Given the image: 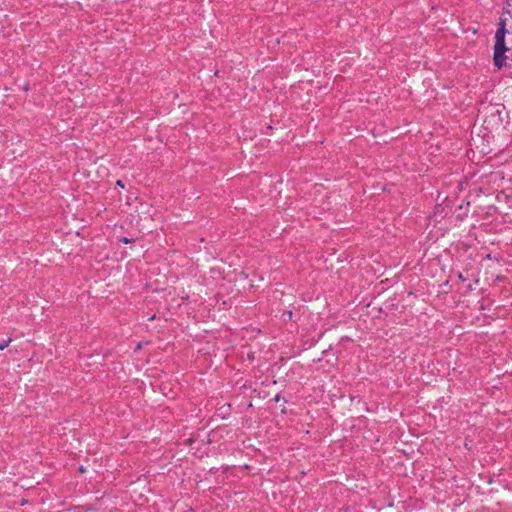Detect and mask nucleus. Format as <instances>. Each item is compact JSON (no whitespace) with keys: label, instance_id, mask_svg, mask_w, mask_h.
I'll list each match as a JSON object with an SVG mask.
<instances>
[{"label":"nucleus","instance_id":"nucleus-8","mask_svg":"<svg viewBox=\"0 0 512 512\" xmlns=\"http://www.w3.org/2000/svg\"><path fill=\"white\" fill-rule=\"evenodd\" d=\"M287 314H288V317L291 318V316H292L291 311H288Z\"/></svg>","mask_w":512,"mask_h":512},{"label":"nucleus","instance_id":"nucleus-1","mask_svg":"<svg viewBox=\"0 0 512 512\" xmlns=\"http://www.w3.org/2000/svg\"><path fill=\"white\" fill-rule=\"evenodd\" d=\"M506 28L505 23L501 22L495 34L494 45V64L498 69H501L505 63L504 53L507 50L505 46Z\"/></svg>","mask_w":512,"mask_h":512},{"label":"nucleus","instance_id":"nucleus-4","mask_svg":"<svg viewBox=\"0 0 512 512\" xmlns=\"http://www.w3.org/2000/svg\"><path fill=\"white\" fill-rule=\"evenodd\" d=\"M273 400H274V401H276V402H278V401L280 400V395H279V394L275 395V397H274V399H273Z\"/></svg>","mask_w":512,"mask_h":512},{"label":"nucleus","instance_id":"nucleus-3","mask_svg":"<svg viewBox=\"0 0 512 512\" xmlns=\"http://www.w3.org/2000/svg\"><path fill=\"white\" fill-rule=\"evenodd\" d=\"M120 242L124 243V244H129L131 243L133 240L130 239V238H127V237H122L119 239Z\"/></svg>","mask_w":512,"mask_h":512},{"label":"nucleus","instance_id":"nucleus-6","mask_svg":"<svg viewBox=\"0 0 512 512\" xmlns=\"http://www.w3.org/2000/svg\"><path fill=\"white\" fill-rule=\"evenodd\" d=\"M155 318H156L155 315H152L151 317H149L148 320L153 321V320H155Z\"/></svg>","mask_w":512,"mask_h":512},{"label":"nucleus","instance_id":"nucleus-9","mask_svg":"<svg viewBox=\"0 0 512 512\" xmlns=\"http://www.w3.org/2000/svg\"><path fill=\"white\" fill-rule=\"evenodd\" d=\"M79 471H80V472H84V468H83V467H80V468H79Z\"/></svg>","mask_w":512,"mask_h":512},{"label":"nucleus","instance_id":"nucleus-2","mask_svg":"<svg viewBox=\"0 0 512 512\" xmlns=\"http://www.w3.org/2000/svg\"><path fill=\"white\" fill-rule=\"evenodd\" d=\"M11 342V339H7V340H3L1 343H0V350H4L8 345L9 343Z\"/></svg>","mask_w":512,"mask_h":512},{"label":"nucleus","instance_id":"nucleus-7","mask_svg":"<svg viewBox=\"0 0 512 512\" xmlns=\"http://www.w3.org/2000/svg\"><path fill=\"white\" fill-rule=\"evenodd\" d=\"M459 278L462 280V281H465V278L463 277V275L460 273L459 274Z\"/></svg>","mask_w":512,"mask_h":512},{"label":"nucleus","instance_id":"nucleus-5","mask_svg":"<svg viewBox=\"0 0 512 512\" xmlns=\"http://www.w3.org/2000/svg\"><path fill=\"white\" fill-rule=\"evenodd\" d=\"M117 185L123 187V184H122L121 180L117 181Z\"/></svg>","mask_w":512,"mask_h":512}]
</instances>
